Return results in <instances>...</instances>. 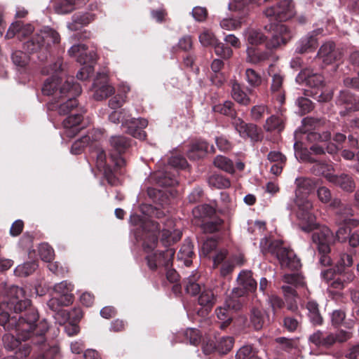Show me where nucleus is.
<instances>
[{"instance_id":"0e129e2a","label":"nucleus","mask_w":359,"mask_h":359,"mask_svg":"<svg viewBox=\"0 0 359 359\" xmlns=\"http://www.w3.org/2000/svg\"><path fill=\"white\" fill-rule=\"evenodd\" d=\"M268 302L271 307L273 313H276L278 310H280L285 306V302L283 299L275 294H268Z\"/></svg>"},{"instance_id":"4be33fe9","label":"nucleus","mask_w":359,"mask_h":359,"mask_svg":"<svg viewBox=\"0 0 359 359\" xmlns=\"http://www.w3.org/2000/svg\"><path fill=\"white\" fill-rule=\"evenodd\" d=\"M304 126V133H306V140L308 142H323L327 141L330 138V134L327 132L320 134L316 131H311L313 126L318 123V121L312 117L304 118L302 121Z\"/></svg>"},{"instance_id":"bf43d9fd","label":"nucleus","mask_w":359,"mask_h":359,"mask_svg":"<svg viewBox=\"0 0 359 359\" xmlns=\"http://www.w3.org/2000/svg\"><path fill=\"white\" fill-rule=\"evenodd\" d=\"M13 62L20 67H24L28 65L29 61V56L21 50H16L13 53L11 56Z\"/></svg>"},{"instance_id":"58836bf2","label":"nucleus","mask_w":359,"mask_h":359,"mask_svg":"<svg viewBox=\"0 0 359 359\" xmlns=\"http://www.w3.org/2000/svg\"><path fill=\"white\" fill-rule=\"evenodd\" d=\"M198 278L199 276L195 273L183 281V286L187 294L196 296L202 292L201 284L198 282Z\"/></svg>"},{"instance_id":"b1692460","label":"nucleus","mask_w":359,"mask_h":359,"mask_svg":"<svg viewBox=\"0 0 359 359\" xmlns=\"http://www.w3.org/2000/svg\"><path fill=\"white\" fill-rule=\"evenodd\" d=\"M304 276L299 273H287L283 276V281L290 285H283L281 289L285 295L295 296L297 294L294 287H304Z\"/></svg>"},{"instance_id":"dca6fc26","label":"nucleus","mask_w":359,"mask_h":359,"mask_svg":"<svg viewBox=\"0 0 359 359\" xmlns=\"http://www.w3.org/2000/svg\"><path fill=\"white\" fill-rule=\"evenodd\" d=\"M93 154L96 157L97 168L103 172L104 177L108 184L111 186L118 185L120 181L116 175H123L124 173L123 169H121V172L119 170L116 171L114 163L111 161L110 158H109V162H107L105 151L101 148H97Z\"/></svg>"},{"instance_id":"37998d69","label":"nucleus","mask_w":359,"mask_h":359,"mask_svg":"<svg viewBox=\"0 0 359 359\" xmlns=\"http://www.w3.org/2000/svg\"><path fill=\"white\" fill-rule=\"evenodd\" d=\"M61 83V79L57 75H53L48 78L43 83L42 88V93L44 95H53L57 88L58 85Z\"/></svg>"},{"instance_id":"aec40b11","label":"nucleus","mask_w":359,"mask_h":359,"mask_svg":"<svg viewBox=\"0 0 359 359\" xmlns=\"http://www.w3.org/2000/svg\"><path fill=\"white\" fill-rule=\"evenodd\" d=\"M337 104L344 106L346 109L345 111H340L341 116H346L351 111H359V99L348 90H343L339 92Z\"/></svg>"},{"instance_id":"2f4dec72","label":"nucleus","mask_w":359,"mask_h":359,"mask_svg":"<svg viewBox=\"0 0 359 359\" xmlns=\"http://www.w3.org/2000/svg\"><path fill=\"white\" fill-rule=\"evenodd\" d=\"M194 257H196L194 245L189 239H185L177 253V258L183 261L186 266H190Z\"/></svg>"},{"instance_id":"a878e982","label":"nucleus","mask_w":359,"mask_h":359,"mask_svg":"<svg viewBox=\"0 0 359 359\" xmlns=\"http://www.w3.org/2000/svg\"><path fill=\"white\" fill-rule=\"evenodd\" d=\"M284 248L283 242L279 240L270 241L265 238L260 242V250L264 257L270 255L278 259Z\"/></svg>"},{"instance_id":"49530a36","label":"nucleus","mask_w":359,"mask_h":359,"mask_svg":"<svg viewBox=\"0 0 359 359\" xmlns=\"http://www.w3.org/2000/svg\"><path fill=\"white\" fill-rule=\"evenodd\" d=\"M213 163L215 167L229 173L234 172L233 163L229 158L224 156H217L214 159Z\"/></svg>"},{"instance_id":"2eb2a0df","label":"nucleus","mask_w":359,"mask_h":359,"mask_svg":"<svg viewBox=\"0 0 359 359\" xmlns=\"http://www.w3.org/2000/svg\"><path fill=\"white\" fill-rule=\"evenodd\" d=\"M109 142L111 148L116 152L110 154V160L114 163V170L121 172V169H124L126 164L121 154L131 147L132 139L123 135H115L110 138Z\"/></svg>"},{"instance_id":"6ab92c4d","label":"nucleus","mask_w":359,"mask_h":359,"mask_svg":"<svg viewBox=\"0 0 359 359\" xmlns=\"http://www.w3.org/2000/svg\"><path fill=\"white\" fill-rule=\"evenodd\" d=\"M147 125L148 121L147 119L133 118L130 114L123 128H126V132L133 137L144 140L147 136L144 129Z\"/></svg>"},{"instance_id":"423d86ee","label":"nucleus","mask_w":359,"mask_h":359,"mask_svg":"<svg viewBox=\"0 0 359 359\" xmlns=\"http://www.w3.org/2000/svg\"><path fill=\"white\" fill-rule=\"evenodd\" d=\"M212 110L215 113L229 117L231 119L233 126L241 137L244 138L249 137L252 142H260L262 140L263 135L262 130L257 125L246 123L243 119L237 117V111L233 102L226 100L223 103L215 104L212 107Z\"/></svg>"},{"instance_id":"13d9d810","label":"nucleus","mask_w":359,"mask_h":359,"mask_svg":"<svg viewBox=\"0 0 359 359\" xmlns=\"http://www.w3.org/2000/svg\"><path fill=\"white\" fill-rule=\"evenodd\" d=\"M296 104L302 115L311 112L314 108L313 103L309 98L304 97H298L296 100Z\"/></svg>"},{"instance_id":"c756f323","label":"nucleus","mask_w":359,"mask_h":359,"mask_svg":"<svg viewBox=\"0 0 359 359\" xmlns=\"http://www.w3.org/2000/svg\"><path fill=\"white\" fill-rule=\"evenodd\" d=\"M297 219L299 221L301 229L304 231L309 232L315 229L317 226L316 217L311 212L307 210L299 208L297 212Z\"/></svg>"},{"instance_id":"0eeeda50","label":"nucleus","mask_w":359,"mask_h":359,"mask_svg":"<svg viewBox=\"0 0 359 359\" xmlns=\"http://www.w3.org/2000/svg\"><path fill=\"white\" fill-rule=\"evenodd\" d=\"M60 41V36L57 32L52 28L45 27L25 42L23 49L29 54L39 52L40 55L38 58L43 62L47 60L51 45L57 44Z\"/></svg>"},{"instance_id":"f704fd0d","label":"nucleus","mask_w":359,"mask_h":359,"mask_svg":"<svg viewBox=\"0 0 359 359\" xmlns=\"http://www.w3.org/2000/svg\"><path fill=\"white\" fill-rule=\"evenodd\" d=\"M231 95L232 98L238 104L248 106L250 104V97L244 91L243 86L236 81L231 83Z\"/></svg>"},{"instance_id":"052dcab7","label":"nucleus","mask_w":359,"mask_h":359,"mask_svg":"<svg viewBox=\"0 0 359 359\" xmlns=\"http://www.w3.org/2000/svg\"><path fill=\"white\" fill-rule=\"evenodd\" d=\"M216 314L217 318L223 321L220 325L221 328L224 329L230 325L232 318L228 309L219 307L216 309Z\"/></svg>"},{"instance_id":"9b49d317","label":"nucleus","mask_w":359,"mask_h":359,"mask_svg":"<svg viewBox=\"0 0 359 359\" xmlns=\"http://www.w3.org/2000/svg\"><path fill=\"white\" fill-rule=\"evenodd\" d=\"M238 283L239 287L233 290V297L226 302L227 306L234 310H239L242 306L240 301L235 299V298L243 297L250 292H255L257 287V283L253 278L251 271H241L238 277Z\"/></svg>"},{"instance_id":"4468645a","label":"nucleus","mask_w":359,"mask_h":359,"mask_svg":"<svg viewBox=\"0 0 359 359\" xmlns=\"http://www.w3.org/2000/svg\"><path fill=\"white\" fill-rule=\"evenodd\" d=\"M73 290L74 285L67 280L55 285V296L48 301V306L49 308L54 311H58L60 306H68L72 304L74 299L72 294Z\"/></svg>"},{"instance_id":"a18cd8bd","label":"nucleus","mask_w":359,"mask_h":359,"mask_svg":"<svg viewBox=\"0 0 359 359\" xmlns=\"http://www.w3.org/2000/svg\"><path fill=\"white\" fill-rule=\"evenodd\" d=\"M236 359H261L258 351L251 345L242 346L236 353Z\"/></svg>"},{"instance_id":"de8ad7c7","label":"nucleus","mask_w":359,"mask_h":359,"mask_svg":"<svg viewBox=\"0 0 359 359\" xmlns=\"http://www.w3.org/2000/svg\"><path fill=\"white\" fill-rule=\"evenodd\" d=\"M217 353L226 354L233 348L234 339L231 337H222L216 340Z\"/></svg>"},{"instance_id":"a211bd4d","label":"nucleus","mask_w":359,"mask_h":359,"mask_svg":"<svg viewBox=\"0 0 359 359\" xmlns=\"http://www.w3.org/2000/svg\"><path fill=\"white\" fill-rule=\"evenodd\" d=\"M199 41L203 46H214L215 54L222 59H229L233 55L231 48L222 42H219L210 31L203 32L199 36Z\"/></svg>"},{"instance_id":"864d4df0","label":"nucleus","mask_w":359,"mask_h":359,"mask_svg":"<svg viewBox=\"0 0 359 359\" xmlns=\"http://www.w3.org/2000/svg\"><path fill=\"white\" fill-rule=\"evenodd\" d=\"M294 149L295 154L299 156V158L305 162H314L316 161V158L311 156L310 151L306 148L303 147L302 143L301 142H296L294 144Z\"/></svg>"},{"instance_id":"6e6d98bb","label":"nucleus","mask_w":359,"mask_h":359,"mask_svg":"<svg viewBox=\"0 0 359 359\" xmlns=\"http://www.w3.org/2000/svg\"><path fill=\"white\" fill-rule=\"evenodd\" d=\"M130 112L126 109H122L120 111H114L109 115V120L114 123H121L123 127L125 122L128 117H129Z\"/></svg>"},{"instance_id":"f3484780","label":"nucleus","mask_w":359,"mask_h":359,"mask_svg":"<svg viewBox=\"0 0 359 359\" xmlns=\"http://www.w3.org/2000/svg\"><path fill=\"white\" fill-rule=\"evenodd\" d=\"M265 15L271 20L278 21L277 24L291 19L294 15V4L291 0H283L265 11ZM272 24V22L271 23ZM276 22L273 23V25Z\"/></svg>"},{"instance_id":"72a5a7b5","label":"nucleus","mask_w":359,"mask_h":359,"mask_svg":"<svg viewBox=\"0 0 359 359\" xmlns=\"http://www.w3.org/2000/svg\"><path fill=\"white\" fill-rule=\"evenodd\" d=\"M89 0H60L56 6V12L59 14H67L85 5Z\"/></svg>"},{"instance_id":"bb28decb","label":"nucleus","mask_w":359,"mask_h":359,"mask_svg":"<svg viewBox=\"0 0 359 359\" xmlns=\"http://www.w3.org/2000/svg\"><path fill=\"white\" fill-rule=\"evenodd\" d=\"M282 266L287 267L292 271H298L302 267L300 259L294 252L288 248H284L278 259Z\"/></svg>"},{"instance_id":"412c9836","label":"nucleus","mask_w":359,"mask_h":359,"mask_svg":"<svg viewBox=\"0 0 359 359\" xmlns=\"http://www.w3.org/2000/svg\"><path fill=\"white\" fill-rule=\"evenodd\" d=\"M341 53L335 47L334 42H327L320 48L316 58L327 65L339 60L341 58Z\"/></svg>"},{"instance_id":"7ed1b4c3","label":"nucleus","mask_w":359,"mask_h":359,"mask_svg":"<svg viewBox=\"0 0 359 359\" xmlns=\"http://www.w3.org/2000/svg\"><path fill=\"white\" fill-rule=\"evenodd\" d=\"M81 87L75 81L74 77L67 78L60 88V97L54 98L53 109L56 108L60 115L71 114L63 121L65 134L69 137H74L83 128L80 126L83 115L77 111L78 101L76 97L81 93Z\"/></svg>"},{"instance_id":"69168bd1","label":"nucleus","mask_w":359,"mask_h":359,"mask_svg":"<svg viewBox=\"0 0 359 359\" xmlns=\"http://www.w3.org/2000/svg\"><path fill=\"white\" fill-rule=\"evenodd\" d=\"M241 20H236L234 18H225L220 22V26L222 29L227 30L236 29L241 27Z\"/></svg>"},{"instance_id":"8fccbe9b","label":"nucleus","mask_w":359,"mask_h":359,"mask_svg":"<svg viewBox=\"0 0 359 359\" xmlns=\"http://www.w3.org/2000/svg\"><path fill=\"white\" fill-rule=\"evenodd\" d=\"M245 78L248 83L252 88H257L262 85L261 75L253 69L248 68L245 70Z\"/></svg>"},{"instance_id":"338daca9","label":"nucleus","mask_w":359,"mask_h":359,"mask_svg":"<svg viewBox=\"0 0 359 359\" xmlns=\"http://www.w3.org/2000/svg\"><path fill=\"white\" fill-rule=\"evenodd\" d=\"M265 113H268V108L265 105L254 106L251 109L252 118L256 121L262 119Z\"/></svg>"},{"instance_id":"5701e85b","label":"nucleus","mask_w":359,"mask_h":359,"mask_svg":"<svg viewBox=\"0 0 359 359\" xmlns=\"http://www.w3.org/2000/svg\"><path fill=\"white\" fill-rule=\"evenodd\" d=\"M217 297L211 290H203L198 297V304L201 306L197 311L198 316H207L216 304Z\"/></svg>"},{"instance_id":"f03ea898","label":"nucleus","mask_w":359,"mask_h":359,"mask_svg":"<svg viewBox=\"0 0 359 359\" xmlns=\"http://www.w3.org/2000/svg\"><path fill=\"white\" fill-rule=\"evenodd\" d=\"M39 319V313L26 297L24 289L12 285L7 292V300L0 303V325L5 330H15L21 337L26 338Z\"/></svg>"},{"instance_id":"774afa93","label":"nucleus","mask_w":359,"mask_h":359,"mask_svg":"<svg viewBox=\"0 0 359 359\" xmlns=\"http://www.w3.org/2000/svg\"><path fill=\"white\" fill-rule=\"evenodd\" d=\"M346 313L343 310H334L332 313V324L334 327H339L344 323Z\"/></svg>"},{"instance_id":"e2e57ef3","label":"nucleus","mask_w":359,"mask_h":359,"mask_svg":"<svg viewBox=\"0 0 359 359\" xmlns=\"http://www.w3.org/2000/svg\"><path fill=\"white\" fill-rule=\"evenodd\" d=\"M114 93V88L107 84L102 85L95 90V97L97 100L105 99Z\"/></svg>"},{"instance_id":"c9c22d12","label":"nucleus","mask_w":359,"mask_h":359,"mask_svg":"<svg viewBox=\"0 0 359 359\" xmlns=\"http://www.w3.org/2000/svg\"><path fill=\"white\" fill-rule=\"evenodd\" d=\"M95 15L90 13H76L72 16V22L69 27L72 30H78L94 20Z\"/></svg>"},{"instance_id":"e433bc0d","label":"nucleus","mask_w":359,"mask_h":359,"mask_svg":"<svg viewBox=\"0 0 359 359\" xmlns=\"http://www.w3.org/2000/svg\"><path fill=\"white\" fill-rule=\"evenodd\" d=\"M297 182V193L299 192L303 195H307L313 191L318 186V180L302 177L298 178Z\"/></svg>"},{"instance_id":"39448f33","label":"nucleus","mask_w":359,"mask_h":359,"mask_svg":"<svg viewBox=\"0 0 359 359\" xmlns=\"http://www.w3.org/2000/svg\"><path fill=\"white\" fill-rule=\"evenodd\" d=\"M173 223L172 219H167L164 224L165 227L161 231V243L165 249L157 250L146 257L147 266L151 271H156L161 267L168 269L172 266L175 250L170 246L178 242L182 236L180 230L172 229Z\"/></svg>"},{"instance_id":"1a4fd4ad","label":"nucleus","mask_w":359,"mask_h":359,"mask_svg":"<svg viewBox=\"0 0 359 359\" xmlns=\"http://www.w3.org/2000/svg\"><path fill=\"white\" fill-rule=\"evenodd\" d=\"M296 81L305 83L311 89L305 90L306 96L312 97L318 102H326L331 100L332 94L325 91V83L322 74L315 73L311 68H304L296 77Z\"/></svg>"},{"instance_id":"5fc2aeb1","label":"nucleus","mask_w":359,"mask_h":359,"mask_svg":"<svg viewBox=\"0 0 359 359\" xmlns=\"http://www.w3.org/2000/svg\"><path fill=\"white\" fill-rule=\"evenodd\" d=\"M92 141L89 135H83L80 139L76 140L72 145L71 152L74 155L80 154L83 152L84 148Z\"/></svg>"},{"instance_id":"cd10ccee","label":"nucleus","mask_w":359,"mask_h":359,"mask_svg":"<svg viewBox=\"0 0 359 359\" xmlns=\"http://www.w3.org/2000/svg\"><path fill=\"white\" fill-rule=\"evenodd\" d=\"M330 181L338 186L344 191L351 193L355 189V182L353 176L346 173L340 175H332L329 177Z\"/></svg>"},{"instance_id":"7c9ffc66","label":"nucleus","mask_w":359,"mask_h":359,"mask_svg":"<svg viewBox=\"0 0 359 359\" xmlns=\"http://www.w3.org/2000/svg\"><path fill=\"white\" fill-rule=\"evenodd\" d=\"M317 35L318 32L313 31L312 33L302 38L298 43L295 52L303 54L314 50L318 46Z\"/></svg>"},{"instance_id":"6e6552de","label":"nucleus","mask_w":359,"mask_h":359,"mask_svg":"<svg viewBox=\"0 0 359 359\" xmlns=\"http://www.w3.org/2000/svg\"><path fill=\"white\" fill-rule=\"evenodd\" d=\"M270 31H273L271 38L267 39L261 32L251 29L249 31L247 39L252 46L265 44L266 49H273L281 44H286L291 38L290 32L283 24H270L265 27Z\"/></svg>"},{"instance_id":"3c124183","label":"nucleus","mask_w":359,"mask_h":359,"mask_svg":"<svg viewBox=\"0 0 359 359\" xmlns=\"http://www.w3.org/2000/svg\"><path fill=\"white\" fill-rule=\"evenodd\" d=\"M250 0H233L229 4V9L241 12L243 16L247 15L251 8Z\"/></svg>"},{"instance_id":"680f3d73","label":"nucleus","mask_w":359,"mask_h":359,"mask_svg":"<svg viewBox=\"0 0 359 359\" xmlns=\"http://www.w3.org/2000/svg\"><path fill=\"white\" fill-rule=\"evenodd\" d=\"M275 341L279 345L280 348L285 352H290L296 347L295 341L292 339L280 337L276 338Z\"/></svg>"},{"instance_id":"393cba45","label":"nucleus","mask_w":359,"mask_h":359,"mask_svg":"<svg viewBox=\"0 0 359 359\" xmlns=\"http://www.w3.org/2000/svg\"><path fill=\"white\" fill-rule=\"evenodd\" d=\"M271 76V93L273 98L282 105L285 100V92L283 88L284 75L280 73H275Z\"/></svg>"},{"instance_id":"c85d7f7f","label":"nucleus","mask_w":359,"mask_h":359,"mask_svg":"<svg viewBox=\"0 0 359 359\" xmlns=\"http://www.w3.org/2000/svg\"><path fill=\"white\" fill-rule=\"evenodd\" d=\"M305 307L307 310V317L310 323L314 326H320L323 324V317L320 311V306L313 299H309L306 302Z\"/></svg>"},{"instance_id":"ddd939ff","label":"nucleus","mask_w":359,"mask_h":359,"mask_svg":"<svg viewBox=\"0 0 359 359\" xmlns=\"http://www.w3.org/2000/svg\"><path fill=\"white\" fill-rule=\"evenodd\" d=\"M215 214V210L208 204L199 205L193 210L194 217L203 219L201 227L205 233H208L218 231L224 222L223 220L218 217L212 218Z\"/></svg>"},{"instance_id":"473e14b6","label":"nucleus","mask_w":359,"mask_h":359,"mask_svg":"<svg viewBox=\"0 0 359 359\" xmlns=\"http://www.w3.org/2000/svg\"><path fill=\"white\" fill-rule=\"evenodd\" d=\"M302 320L301 312L285 315L283 319V326L288 332H294L301 328Z\"/></svg>"},{"instance_id":"20e7f679","label":"nucleus","mask_w":359,"mask_h":359,"mask_svg":"<svg viewBox=\"0 0 359 359\" xmlns=\"http://www.w3.org/2000/svg\"><path fill=\"white\" fill-rule=\"evenodd\" d=\"M48 330V325L46 320L34 323V327L31 329L29 337H21L17 332V337L12 334H6L3 336L2 341L5 348L15 351L16 358L22 359L27 358L31 353V345L40 346L42 349L46 346V332Z\"/></svg>"},{"instance_id":"4c0bfd02","label":"nucleus","mask_w":359,"mask_h":359,"mask_svg":"<svg viewBox=\"0 0 359 359\" xmlns=\"http://www.w3.org/2000/svg\"><path fill=\"white\" fill-rule=\"evenodd\" d=\"M248 61L252 64H258L268 60L271 55L268 50H262L259 48L248 47L247 49Z\"/></svg>"},{"instance_id":"f257e3e1","label":"nucleus","mask_w":359,"mask_h":359,"mask_svg":"<svg viewBox=\"0 0 359 359\" xmlns=\"http://www.w3.org/2000/svg\"><path fill=\"white\" fill-rule=\"evenodd\" d=\"M351 229L344 224L339 227L334 236L326 226L317 229L312 234V241L316 245L319 255V263L323 266L331 268L321 271V277L334 289L343 290L353 280L354 273L350 269L353 264L352 256L347 253L340 255L339 259L333 264L330 256L331 245L336 240L344 242L350 236Z\"/></svg>"},{"instance_id":"ea45409f","label":"nucleus","mask_w":359,"mask_h":359,"mask_svg":"<svg viewBox=\"0 0 359 359\" xmlns=\"http://www.w3.org/2000/svg\"><path fill=\"white\" fill-rule=\"evenodd\" d=\"M331 205L334 208H338L337 214L341 224L343 223V219L349 218L354 215L355 211L353 208L350 205L342 204L338 198H334L332 201Z\"/></svg>"},{"instance_id":"09e8293b","label":"nucleus","mask_w":359,"mask_h":359,"mask_svg":"<svg viewBox=\"0 0 359 359\" xmlns=\"http://www.w3.org/2000/svg\"><path fill=\"white\" fill-rule=\"evenodd\" d=\"M208 182L210 187L217 189H226L231 186L229 178L219 175H211Z\"/></svg>"},{"instance_id":"c03bdc74","label":"nucleus","mask_w":359,"mask_h":359,"mask_svg":"<svg viewBox=\"0 0 359 359\" xmlns=\"http://www.w3.org/2000/svg\"><path fill=\"white\" fill-rule=\"evenodd\" d=\"M265 313L259 309L254 308L251 311L250 323L255 330H260L265 323Z\"/></svg>"},{"instance_id":"603ef678","label":"nucleus","mask_w":359,"mask_h":359,"mask_svg":"<svg viewBox=\"0 0 359 359\" xmlns=\"http://www.w3.org/2000/svg\"><path fill=\"white\" fill-rule=\"evenodd\" d=\"M184 337L187 342L194 346H198L201 342L202 334L196 328H187L184 332Z\"/></svg>"},{"instance_id":"a19ab883","label":"nucleus","mask_w":359,"mask_h":359,"mask_svg":"<svg viewBox=\"0 0 359 359\" xmlns=\"http://www.w3.org/2000/svg\"><path fill=\"white\" fill-rule=\"evenodd\" d=\"M36 261L27 262L23 264L18 265L15 271V275L20 277H26L32 274L38 268Z\"/></svg>"},{"instance_id":"79ce46f5","label":"nucleus","mask_w":359,"mask_h":359,"mask_svg":"<svg viewBox=\"0 0 359 359\" xmlns=\"http://www.w3.org/2000/svg\"><path fill=\"white\" fill-rule=\"evenodd\" d=\"M264 127L266 131H277L278 133H280L283 130L285 124L283 120L280 117L272 115L266 119Z\"/></svg>"},{"instance_id":"f8f14e48","label":"nucleus","mask_w":359,"mask_h":359,"mask_svg":"<svg viewBox=\"0 0 359 359\" xmlns=\"http://www.w3.org/2000/svg\"><path fill=\"white\" fill-rule=\"evenodd\" d=\"M350 332L341 330L335 333L316 330L309 337L310 343L318 348H330L337 343H343L351 337Z\"/></svg>"},{"instance_id":"9d476101","label":"nucleus","mask_w":359,"mask_h":359,"mask_svg":"<svg viewBox=\"0 0 359 359\" xmlns=\"http://www.w3.org/2000/svg\"><path fill=\"white\" fill-rule=\"evenodd\" d=\"M132 220L137 224V222H140V226L135 230V236L137 241H142V246L144 250L147 252L153 250L158 243L157 233L160 231V224L151 221L148 223H142L141 218L138 215H134Z\"/></svg>"},{"instance_id":"4d7b16f0","label":"nucleus","mask_w":359,"mask_h":359,"mask_svg":"<svg viewBox=\"0 0 359 359\" xmlns=\"http://www.w3.org/2000/svg\"><path fill=\"white\" fill-rule=\"evenodd\" d=\"M39 254L41 259L46 262H50L55 257L54 250L48 243H42L39 245Z\"/></svg>"}]
</instances>
